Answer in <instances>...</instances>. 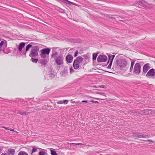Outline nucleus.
<instances>
[{
  "label": "nucleus",
  "mask_w": 155,
  "mask_h": 155,
  "mask_svg": "<svg viewBox=\"0 0 155 155\" xmlns=\"http://www.w3.org/2000/svg\"><path fill=\"white\" fill-rule=\"evenodd\" d=\"M32 149L31 152V154L36 152L38 151V155H45L48 154L47 153V150H44L38 148H37L34 146L32 147Z\"/></svg>",
  "instance_id": "nucleus-1"
},
{
  "label": "nucleus",
  "mask_w": 155,
  "mask_h": 155,
  "mask_svg": "<svg viewBox=\"0 0 155 155\" xmlns=\"http://www.w3.org/2000/svg\"><path fill=\"white\" fill-rule=\"evenodd\" d=\"M39 48L37 46H35L33 47L31 49L29 56L31 57H34L38 55V51Z\"/></svg>",
  "instance_id": "nucleus-2"
},
{
  "label": "nucleus",
  "mask_w": 155,
  "mask_h": 155,
  "mask_svg": "<svg viewBox=\"0 0 155 155\" xmlns=\"http://www.w3.org/2000/svg\"><path fill=\"white\" fill-rule=\"evenodd\" d=\"M133 73L135 75H139L141 71V66L139 63H137L134 65V68H133Z\"/></svg>",
  "instance_id": "nucleus-3"
},
{
  "label": "nucleus",
  "mask_w": 155,
  "mask_h": 155,
  "mask_svg": "<svg viewBox=\"0 0 155 155\" xmlns=\"http://www.w3.org/2000/svg\"><path fill=\"white\" fill-rule=\"evenodd\" d=\"M64 58L62 55H60L56 57L55 61L56 64L58 65H60L63 64L64 62Z\"/></svg>",
  "instance_id": "nucleus-4"
},
{
  "label": "nucleus",
  "mask_w": 155,
  "mask_h": 155,
  "mask_svg": "<svg viewBox=\"0 0 155 155\" xmlns=\"http://www.w3.org/2000/svg\"><path fill=\"white\" fill-rule=\"evenodd\" d=\"M153 110H144L142 111L140 110L138 111V112H136L134 113V115H136L138 114L140 115H145L149 113L152 114L154 112Z\"/></svg>",
  "instance_id": "nucleus-5"
},
{
  "label": "nucleus",
  "mask_w": 155,
  "mask_h": 155,
  "mask_svg": "<svg viewBox=\"0 0 155 155\" xmlns=\"http://www.w3.org/2000/svg\"><path fill=\"white\" fill-rule=\"evenodd\" d=\"M117 64L118 66L122 68L126 66L127 64V62L125 60H118Z\"/></svg>",
  "instance_id": "nucleus-6"
},
{
  "label": "nucleus",
  "mask_w": 155,
  "mask_h": 155,
  "mask_svg": "<svg viewBox=\"0 0 155 155\" xmlns=\"http://www.w3.org/2000/svg\"><path fill=\"white\" fill-rule=\"evenodd\" d=\"M155 74V69L152 68L150 69L147 73L146 76L147 77L150 78L151 77H153Z\"/></svg>",
  "instance_id": "nucleus-7"
},
{
  "label": "nucleus",
  "mask_w": 155,
  "mask_h": 155,
  "mask_svg": "<svg viewBox=\"0 0 155 155\" xmlns=\"http://www.w3.org/2000/svg\"><path fill=\"white\" fill-rule=\"evenodd\" d=\"M107 60V57L104 55H99L97 58V61L98 62H105Z\"/></svg>",
  "instance_id": "nucleus-8"
},
{
  "label": "nucleus",
  "mask_w": 155,
  "mask_h": 155,
  "mask_svg": "<svg viewBox=\"0 0 155 155\" xmlns=\"http://www.w3.org/2000/svg\"><path fill=\"white\" fill-rule=\"evenodd\" d=\"M133 137H139V138H148L149 137V136L148 135H145L143 136L141 134L136 133H133L132 134Z\"/></svg>",
  "instance_id": "nucleus-9"
},
{
  "label": "nucleus",
  "mask_w": 155,
  "mask_h": 155,
  "mask_svg": "<svg viewBox=\"0 0 155 155\" xmlns=\"http://www.w3.org/2000/svg\"><path fill=\"white\" fill-rule=\"evenodd\" d=\"M115 55H108L109 60L108 63H109V64L107 68L109 69H110L111 68V65L115 57Z\"/></svg>",
  "instance_id": "nucleus-10"
},
{
  "label": "nucleus",
  "mask_w": 155,
  "mask_h": 155,
  "mask_svg": "<svg viewBox=\"0 0 155 155\" xmlns=\"http://www.w3.org/2000/svg\"><path fill=\"white\" fill-rule=\"evenodd\" d=\"M150 64L147 63L143 65V74H145L148 71L150 68Z\"/></svg>",
  "instance_id": "nucleus-11"
},
{
  "label": "nucleus",
  "mask_w": 155,
  "mask_h": 155,
  "mask_svg": "<svg viewBox=\"0 0 155 155\" xmlns=\"http://www.w3.org/2000/svg\"><path fill=\"white\" fill-rule=\"evenodd\" d=\"M38 63L41 64L42 66L45 67V65L48 63V60L45 59H40L38 61Z\"/></svg>",
  "instance_id": "nucleus-12"
},
{
  "label": "nucleus",
  "mask_w": 155,
  "mask_h": 155,
  "mask_svg": "<svg viewBox=\"0 0 155 155\" xmlns=\"http://www.w3.org/2000/svg\"><path fill=\"white\" fill-rule=\"evenodd\" d=\"M54 75L52 72H49L48 74H46L45 76V78L47 80H49L50 79L53 77Z\"/></svg>",
  "instance_id": "nucleus-13"
},
{
  "label": "nucleus",
  "mask_w": 155,
  "mask_h": 155,
  "mask_svg": "<svg viewBox=\"0 0 155 155\" xmlns=\"http://www.w3.org/2000/svg\"><path fill=\"white\" fill-rule=\"evenodd\" d=\"M73 59V57L71 54H68L67 55L66 58V61L69 63H71Z\"/></svg>",
  "instance_id": "nucleus-14"
},
{
  "label": "nucleus",
  "mask_w": 155,
  "mask_h": 155,
  "mask_svg": "<svg viewBox=\"0 0 155 155\" xmlns=\"http://www.w3.org/2000/svg\"><path fill=\"white\" fill-rule=\"evenodd\" d=\"M50 49L48 48H44L41 51V53L45 54H49Z\"/></svg>",
  "instance_id": "nucleus-15"
},
{
  "label": "nucleus",
  "mask_w": 155,
  "mask_h": 155,
  "mask_svg": "<svg viewBox=\"0 0 155 155\" xmlns=\"http://www.w3.org/2000/svg\"><path fill=\"white\" fill-rule=\"evenodd\" d=\"M83 58L81 56L78 57L74 61L75 62H77V63L79 64L80 63L83 61Z\"/></svg>",
  "instance_id": "nucleus-16"
},
{
  "label": "nucleus",
  "mask_w": 155,
  "mask_h": 155,
  "mask_svg": "<svg viewBox=\"0 0 155 155\" xmlns=\"http://www.w3.org/2000/svg\"><path fill=\"white\" fill-rule=\"evenodd\" d=\"M51 149H48V150H47V152H50L51 154V155H57L54 150L53 149V150H52Z\"/></svg>",
  "instance_id": "nucleus-17"
},
{
  "label": "nucleus",
  "mask_w": 155,
  "mask_h": 155,
  "mask_svg": "<svg viewBox=\"0 0 155 155\" xmlns=\"http://www.w3.org/2000/svg\"><path fill=\"white\" fill-rule=\"evenodd\" d=\"M25 45V43L24 42H21L20 43L19 45L18 49L19 51H21L22 48L24 47Z\"/></svg>",
  "instance_id": "nucleus-18"
},
{
  "label": "nucleus",
  "mask_w": 155,
  "mask_h": 155,
  "mask_svg": "<svg viewBox=\"0 0 155 155\" xmlns=\"http://www.w3.org/2000/svg\"><path fill=\"white\" fill-rule=\"evenodd\" d=\"M60 0L64 3H68L69 4L71 3V4H72V5H74L77 6H79L78 5H77L76 4H75L74 2H70L68 0Z\"/></svg>",
  "instance_id": "nucleus-19"
},
{
  "label": "nucleus",
  "mask_w": 155,
  "mask_h": 155,
  "mask_svg": "<svg viewBox=\"0 0 155 155\" xmlns=\"http://www.w3.org/2000/svg\"><path fill=\"white\" fill-rule=\"evenodd\" d=\"M80 64H79L77 63V62H75L74 61L73 63V67L75 69H77L79 67Z\"/></svg>",
  "instance_id": "nucleus-20"
},
{
  "label": "nucleus",
  "mask_w": 155,
  "mask_h": 155,
  "mask_svg": "<svg viewBox=\"0 0 155 155\" xmlns=\"http://www.w3.org/2000/svg\"><path fill=\"white\" fill-rule=\"evenodd\" d=\"M15 150L13 149H10L8 150L7 153L9 155L11 154L12 155H14L15 153Z\"/></svg>",
  "instance_id": "nucleus-21"
},
{
  "label": "nucleus",
  "mask_w": 155,
  "mask_h": 155,
  "mask_svg": "<svg viewBox=\"0 0 155 155\" xmlns=\"http://www.w3.org/2000/svg\"><path fill=\"white\" fill-rule=\"evenodd\" d=\"M135 61V60H134L131 61V66L130 68V72H131L133 69V66L134 65V63Z\"/></svg>",
  "instance_id": "nucleus-22"
},
{
  "label": "nucleus",
  "mask_w": 155,
  "mask_h": 155,
  "mask_svg": "<svg viewBox=\"0 0 155 155\" xmlns=\"http://www.w3.org/2000/svg\"><path fill=\"white\" fill-rule=\"evenodd\" d=\"M29 112H22L21 111H19L18 113L19 114L21 115H28L29 114Z\"/></svg>",
  "instance_id": "nucleus-23"
},
{
  "label": "nucleus",
  "mask_w": 155,
  "mask_h": 155,
  "mask_svg": "<svg viewBox=\"0 0 155 155\" xmlns=\"http://www.w3.org/2000/svg\"><path fill=\"white\" fill-rule=\"evenodd\" d=\"M32 45L30 44H29L28 45H27V46H26L25 51H28L29 50V49L30 48L32 47Z\"/></svg>",
  "instance_id": "nucleus-24"
},
{
  "label": "nucleus",
  "mask_w": 155,
  "mask_h": 155,
  "mask_svg": "<svg viewBox=\"0 0 155 155\" xmlns=\"http://www.w3.org/2000/svg\"><path fill=\"white\" fill-rule=\"evenodd\" d=\"M97 54L94 53L93 54V61L95 60L97 56Z\"/></svg>",
  "instance_id": "nucleus-25"
},
{
  "label": "nucleus",
  "mask_w": 155,
  "mask_h": 155,
  "mask_svg": "<svg viewBox=\"0 0 155 155\" xmlns=\"http://www.w3.org/2000/svg\"><path fill=\"white\" fill-rule=\"evenodd\" d=\"M18 155H28V154L26 153L24 151H20L18 154Z\"/></svg>",
  "instance_id": "nucleus-26"
},
{
  "label": "nucleus",
  "mask_w": 155,
  "mask_h": 155,
  "mask_svg": "<svg viewBox=\"0 0 155 155\" xmlns=\"http://www.w3.org/2000/svg\"><path fill=\"white\" fill-rule=\"evenodd\" d=\"M31 60L32 62L36 63L38 62V59H36V58H32L31 59Z\"/></svg>",
  "instance_id": "nucleus-27"
},
{
  "label": "nucleus",
  "mask_w": 155,
  "mask_h": 155,
  "mask_svg": "<svg viewBox=\"0 0 155 155\" xmlns=\"http://www.w3.org/2000/svg\"><path fill=\"white\" fill-rule=\"evenodd\" d=\"M40 56L41 58H45L46 57V54L41 53L40 54Z\"/></svg>",
  "instance_id": "nucleus-28"
},
{
  "label": "nucleus",
  "mask_w": 155,
  "mask_h": 155,
  "mask_svg": "<svg viewBox=\"0 0 155 155\" xmlns=\"http://www.w3.org/2000/svg\"><path fill=\"white\" fill-rule=\"evenodd\" d=\"M97 94H98L100 95H101L102 96H104L105 97H106V96L105 94L104 93L100 92H97Z\"/></svg>",
  "instance_id": "nucleus-29"
},
{
  "label": "nucleus",
  "mask_w": 155,
  "mask_h": 155,
  "mask_svg": "<svg viewBox=\"0 0 155 155\" xmlns=\"http://www.w3.org/2000/svg\"><path fill=\"white\" fill-rule=\"evenodd\" d=\"M140 5L141 6H142L144 7H146V5H145L143 2H139Z\"/></svg>",
  "instance_id": "nucleus-30"
},
{
  "label": "nucleus",
  "mask_w": 155,
  "mask_h": 155,
  "mask_svg": "<svg viewBox=\"0 0 155 155\" xmlns=\"http://www.w3.org/2000/svg\"><path fill=\"white\" fill-rule=\"evenodd\" d=\"M58 54V53L57 52H54L51 54V57H54V56L57 55Z\"/></svg>",
  "instance_id": "nucleus-31"
},
{
  "label": "nucleus",
  "mask_w": 155,
  "mask_h": 155,
  "mask_svg": "<svg viewBox=\"0 0 155 155\" xmlns=\"http://www.w3.org/2000/svg\"><path fill=\"white\" fill-rule=\"evenodd\" d=\"M70 144H72V145H82V143H70Z\"/></svg>",
  "instance_id": "nucleus-32"
},
{
  "label": "nucleus",
  "mask_w": 155,
  "mask_h": 155,
  "mask_svg": "<svg viewBox=\"0 0 155 155\" xmlns=\"http://www.w3.org/2000/svg\"><path fill=\"white\" fill-rule=\"evenodd\" d=\"M4 43V41H2L0 43V48L2 46Z\"/></svg>",
  "instance_id": "nucleus-33"
},
{
  "label": "nucleus",
  "mask_w": 155,
  "mask_h": 155,
  "mask_svg": "<svg viewBox=\"0 0 155 155\" xmlns=\"http://www.w3.org/2000/svg\"><path fill=\"white\" fill-rule=\"evenodd\" d=\"M63 103V101L61 100L57 102L58 104H62Z\"/></svg>",
  "instance_id": "nucleus-34"
},
{
  "label": "nucleus",
  "mask_w": 155,
  "mask_h": 155,
  "mask_svg": "<svg viewBox=\"0 0 155 155\" xmlns=\"http://www.w3.org/2000/svg\"><path fill=\"white\" fill-rule=\"evenodd\" d=\"M70 73H72L74 71V70L73 69V68H70Z\"/></svg>",
  "instance_id": "nucleus-35"
},
{
  "label": "nucleus",
  "mask_w": 155,
  "mask_h": 155,
  "mask_svg": "<svg viewBox=\"0 0 155 155\" xmlns=\"http://www.w3.org/2000/svg\"><path fill=\"white\" fill-rule=\"evenodd\" d=\"M78 54V51H77L75 53H74V56L75 57H76V56H77Z\"/></svg>",
  "instance_id": "nucleus-36"
},
{
  "label": "nucleus",
  "mask_w": 155,
  "mask_h": 155,
  "mask_svg": "<svg viewBox=\"0 0 155 155\" xmlns=\"http://www.w3.org/2000/svg\"><path fill=\"white\" fill-rule=\"evenodd\" d=\"M68 102V100H64V101H63V103L64 104H67Z\"/></svg>",
  "instance_id": "nucleus-37"
},
{
  "label": "nucleus",
  "mask_w": 155,
  "mask_h": 155,
  "mask_svg": "<svg viewBox=\"0 0 155 155\" xmlns=\"http://www.w3.org/2000/svg\"><path fill=\"white\" fill-rule=\"evenodd\" d=\"M148 141V142H150L152 143H155V141H153V140H145L144 141Z\"/></svg>",
  "instance_id": "nucleus-38"
},
{
  "label": "nucleus",
  "mask_w": 155,
  "mask_h": 155,
  "mask_svg": "<svg viewBox=\"0 0 155 155\" xmlns=\"http://www.w3.org/2000/svg\"><path fill=\"white\" fill-rule=\"evenodd\" d=\"M148 141V142H150L152 143H155V141H153V140H145L144 141Z\"/></svg>",
  "instance_id": "nucleus-39"
},
{
  "label": "nucleus",
  "mask_w": 155,
  "mask_h": 155,
  "mask_svg": "<svg viewBox=\"0 0 155 155\" xmlns=\"http://www.w3.org/2000/svg\"><path fill=\"white\" fill-rule=\"evenodd\" d=\"M91 101L94 103H98V101H94L93 100H91Z\"/></svg>",
  "instance_id": "nucleus-40"
},
{
  "label": "nucleus",
  "mask_w": 155,
  "mask_h": 155,
  "mask_svg": "<svg viewBox=\"0 0 155 155\" xmlns=\"http://www.w3.org/2000/svg\"><path fill=\"white\" fill-rule=\"evenodd\" d=\"M89 98H93V99H97V100H99L100 99L98 98H95V97H91L90 96Z\"/></svg>",
  "instance_id": "nucleus-41"
},
{
  "label": "nucleus",
  "mask_w": 155,
  "mask_h": 155,
  "mask_svg": "<svg viewBox=\"0 0 155 155\" xmlns=\"http://www.w3.org/2000/svg\"><path fill=\"white\" fill-rule=\"evenodd\" d=\"M82 103H87V100L83 101L81 102Z\"/></svg>",
  "instance_id": "nucleus-42"
},
{
  "label": "nucleus",
  "mask_w": 155,
  "mask_h": 155,
  "mask_svg": "<svg viewBox=\"0 0 155 155\" xmlns=\"http://www.w3.org/2000/svg\"><path fill=\"white\" fill-rule=\"evenodd\" d=\"M71 103H75V102L73 100H71Z\"/></svg>",
  "instance_id": "nucleus-43"
},
{
  "label": "nucleus",
  "mask_w": 155,
  "mask_h": 155,
  "mask_svg": "<svg viewBox=\"0 0 155 155\" xmlns=\"http://www.w3.org/2000/svg\"><path fill=\"white\" fill-rule=\"evenodd\" d=\"M2 128H4L6 130H9V129H8V128L7 127H4V126H2Z\"/></svg>",
  "instance_id": "nucleus-44"
},
{
  "label": "nucleus",
  "mask_w": 155,
  "mask_h": 155,
  "mask_svg": "<svg viewBox=\"0 0 155 155\" xmlns=\"http://www.w3.org/2000/svg\"><path fill=\"white\" fill-rule=\"evenodd\" d=\"M9 130H10V131H14L13 130H12V129H9Z\"/></svg>",
  "instance_id": "nucleus-45"
},
{
  "label": "nucleus",
  "mask_w": 155,
  "mask_h": 155,
  "mask_svg": "<svg viewBox=\"0 0 155 155\" xmlns=\"http://www.w3.org/2000/svg\"><path fill=\"white\" fill-rule=\"evenodd\" d=\"M104 86H103V85H102V86H100V87H104Z\"/></svg>",
  "instance_id": "nucleus-46"
},
{
  "label": "nucleus",
  "mask_w": 155,
  "mask_h": 155,
  "mask_svg": "<svg viewBox=\"0 0 155 155\" xmlns=\"http://www.w3.org/2000/svg\"><path fill=\"white\" fill-rule=\"evenodd\" d=\"M79 101H77V102H75V103H79Z\"/></svg>",
  "instance_id": "nucleus-47"
},
{
  "label": "nucleus",
  "mask_w": 155,
  "mask_h": 155,
  "mask_svg": "<svg viewBox=\"0 0 155 155\" xmlns=\"http://www.w3.org/2000/svg\"><path fill=\"white\" fill-rule=\"evenodd\" d=\"M1 155H5L4 153H3Z\"/></svg>",
  "instance_id": "nucleus-48"
},
{
  "label": "nucleus",
  "mask_w": 155,
  "mask_h": 155,
  "mask_svg": "<svg viewBox=\"0 0 155 155\" xmlns=\"http://www.w3.org/2000/svg\"><path fill=\"white\" fill-rule=\"evenodd\" d=\"M94 87H96V86H94Z\"/></svg>",
  "instance_id": "nucleus-49"
},
{
  "label": "nucleus",
  "mask_w": 155,
  "mask_h": 155,
  "mask_svg": "<svg viewBox=\"0 0 155 155\" xmlns=\"http://www.w3.org/2000/svg\"><path fill=\"white\" fill-rule=\"evenodd\" d=\"M100 155H102L101 154H100Z\"/></svg>",
  "instance_id": "nucleus-50"
},
{
  "label": "nucleus",
  "mask_w": 155,
  "mask_h": 155,
  "mask_svg": "<svg viewBox=\"0 0 155 155\" xmlns=\"http://www.w3.org/2000/svg\"><path fill=\"white\" fill-rule=\"evenodd\" d=\"M0 98H1V97H0Z\"/></svg>",
  "instance_id": "nucleus-51"
},
{
  "label": "nucleus",
  "mask_w": 155,
  "mask_h": 155,
  "mask_svg": "<svg viewBox=\"0 0 155 155\" xmlns=\"http://www.w3.org/2000/svg\"><path fill=\"white\" fill-rule=\"evenodd\" d=\"M154 1H155V0H154Z\"/></svg>",
  "instance_id": "nucleus-52"
}]
</instances>
